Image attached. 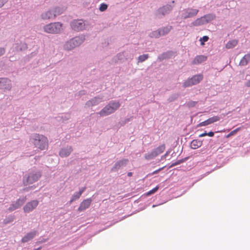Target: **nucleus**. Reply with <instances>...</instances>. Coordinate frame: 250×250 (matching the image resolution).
<instances>
[{"instance_id":"obj_1","label":"nucleus","mask_w":250,"mask_h":250,"mask_svg":"<svg viewBox=\"0 0 250 250\" xmlns=\"http://www.w3.org/2000/svg\"><path fill=\"white\" fill-rule=\"evenodd\" d=\"M31 140L35 146L41 150H44L48 147V139L43 135L35 134L33 135Z\"/></svg>"},{"instance_id":"obj_2","label":"nucleus","mask_w":250,"mask_h":250,"mask_svg":"<svg viewBox=\"0 0 250 250\" xmlns=\"http://www.w3.org/2000/svg\"><path fill=\"white\" fill-rule=\"evenodd\" d=\"M121 104L119 102H110L103 108L98 114L101 117L108 116L117 110Z\"/></svg>"},{"instance_id":"obj_3","label":"nucleus","mask_w":250,"mask_h":250,"mask_svg":"<svg viewBox=\"0 0 250 250\" xmlns=\"http://www.w3.org/2000/svg\"><path fill=\"white\" fill-rule=\"evenodd\" d=\"M43 30L47 33L57 34L62 30V24L59 22L50 23L45 25Z\"/></svg>"},{"instance_id":"obj_4","label":"nucleus","mask_w":250,"mask_h":250,"mask_svg":"<svg viewBox=\"0 0 250 250\" xmlns=\"http://www.w3.org/2000/svg\"><path fill=\"white\" fill-rule=\"evenodd\" d=\"M84 40V39L83 37H76L66 42L64 45V48L68 50H71L82 44Z\"/></svg>"},{"instance_id":"obj_5","label":"nucleus","mask_w":250,"mask_h":250,"mask_svg":"<svg viewBox=\"0 0 250 250\" xmlns=\"http://www.w3.org/2000/svg\"><path fill=\"white\" fill-rule=\"evenodd\" d=\"M62 13V11L60 8H55L42 13L41 16L43 20L53 19Z\"/></svg>"},{"instance_id":"obj_6","label":"nucleus","mask_w":250,"mask_h":250,"mask_svg":"<svg viewBox=\"0 0 250 250\" xmlns=\"http://www.w3.org/2000/svg\"><path fill=\"white\" fill-rule=\"evenodd\" d=\"M41 176V174L39 172H31L27 177H24L23 183L25 185L32 184L37 181Z\"/></svg>"},{"instance_id":"obj_7","label":"nucleus","mask_w":250,"mask_h":250,"mask_svg":"<svg viewBox=\"0 0 250 250\" xmlns=\"http://www.w3.org/2000/svg\"><path fill=\"white\" fill-rule=\"evenodd\" d=\"M203 79V75L202 74H198L193 76L190 79H188L183 83L184 87L191 86L192 85L196 84L199 83Z\"/></svg>"},{"instance_id":"obj_8","label":"nucleus","mask_w":250,"mask_h":250,"mask_svg":"<svg viewBox=\"0 0 250 250\" xmlns=\"http://www.w3.org/2000/svg\"><path fill=\"white\" fill-rule=\"evenodd\" d=\"M199 11L196 9L188 8L183 10L182 14V17L184 19H187L195 16L198 14Z\"/></svg>"},{"instance_id":"obj_9","label":"nucleus","mask_w":250,"mask_h":250,"mask_svg":"<svg viewBox=\"0 0 250 250\" xmlns=\"http://www.w3.org/2000/svg\"><path fill=\"white\" fill-rule=\"evenodd\" d=\"M84 25V23L82 20H74L71 22L72 28L77 31L82 30Z\"/></svg>"},{"instance_id":"obj_10","label":"nucleus","mask_w":250,"mask_h":250,"mask_svg":"<svg viewBox=\"0 0 250 250\" xmlns=\"http://www.w3.org/2000/svg\"><path fill=\"white\" fill-rule=\"evenodd\" d=\"M39 201L37 200H32L28 202L23 207V210L25 212H30L34 209L38 205Z\"/></svg>"},{"instance_id":"obj_11","label":"nucleus","mask_w":250,"mask_h":250,"mask_svg":"<svg viewBox=\"0 0 250 250\" xmlns=\"http://www.w3.org/2000/svg\"><path fill=\"white\" fill-rule=\"evenodd\" d=\"M220 119V117L218 116H214L212 117L208 118V120L201 122L198 125V126H207L215 122L219 121Z\"/></svg>"},{"instance_id":"obj_12","label":"nucleus","mask_w":250,"mask_h":250,"mask_svg":"<svg viewBox=\"0 0 250 250\" xmlns=\"http://www.w3.org/2000/svg\"><path fill=\"white\" fill-rule=\"evenodd\" d=\"M128 162V160L127 159H124L121 160H120L117 162L111 168L112 171H118L121 167L125 166L127 163Z\"/></svg>"},{"instance_id":"obj_13","label":"nucleus","mask_w":250,"mask_h":250,"mask_svg":"<svg viewBox=\"0 0 250 250\" xmlns=\"http://www.w3.org/2000/svg\"><path fill=\"white\" fill-rule=\"evenodd\" d=\"M92 202V200L91 198H88L84 200L81 204L78 209V210L79 212H81L84 211L87 208H88Z\"/></svg>"},{"instance_id":"obj_14","label":"nucleus","mask_w":250,"mask_h":250,"mask_svg":"<svg viewBox=\"0 0 250 250\" xmlns=\"http://www.w3.org/2000/svg\"><path fill=\"white\" fill-rule=\"evenodd\" d=\"M11 85L10 81L6 78H0V89L10 90Z\"/></svg>"},{"instance_id":"obj_15","label":"nucleus","mask_w":250,"mask_h":250,"mask_svg":"<svg viewBox=\"0 0 250 250\" xmlns=\"http://www.w3.org/2000/svg\"><path fill=\"white\" fill-rule=\"evenodd\" d=\"M172 10V7L170 5H166L159 8L157 11V15L161 17V16H165L166 14L168 13Z\"/></svg>"},{"instance_id":"obj_16","label":"nucleus","mask_w":250,"mask_h":250,"mask_svg":"<svg viewBox=\"0 0 250 250\" xmlns=\"http://www.w3.org/2000/svg\"><path fill=\"white\" fill-rule=\"evenodd\" d=\"M26 200V198L24 197L22 199L18 200L15 204H12L8 208L9 211H13L16 209L20 208L24 203Z\"/></svg>"},{"instance_id":"obj_17","label":"nucleus","mask_w":250,"mask_h":250,"mask_svg":"<svg viewBox=\"0 0 250 250\" xmlns=\"http://www.w3.org/2000/svg\"><path fill=\"white\" fill-rule=\"evenodd\" d=\"M72 151V149L70 146L62 149L60 151V155L62 157H67L69 155Z\"/></svg>"},{"instance_id":"obj_18","label":"nucleus","mask_w":250,"mask_h":250,"mask_svg":"<svg viewBox=\"0 0 250 250\" xmlns=\"http://www.w3.org/2000/svg\"><path fill=\"white\" fill-rule=\"evenodd\" d=\"M36 234V231H32L27 233L21 239L22 243H25L33 238Z\"/></svg>"},{"instance_id":"obj_19","label":"nucleus","mask_w":250,"mask_h":250,"mask_svg":"<svg viewBox=\"0 0 250 250\" xmlns=\"http://www.w3.org/2000/svg\"><path fill=\"white\" fill-rule=\"evenodd\" d=\"M102 101L101 99L97 97H95L93 99L87 101L86 103V105L87 106H94L98 104Z\"/></svg>"},{"instance_id":"obj_20","label":"nucleus","mask_w":250,"mask_h":250,"mask_svg":"<svg viewBox=\"0 0 250 250\" xmlns=\"http://www.w3.org/2000/svg\"><path fill=\"white\" fill-rule=\"evenodd\" d=\"M250 61V54L248 53L244 55L239 62V65L245 66L248 64Z\"/></svg>"},{"instance_id":"obj_21","label":"nucleus","mask_w":250,"mask_h":250,"mask_svg":"<svg viewBox=\"0 0 250 250\" xmlns=\"http://www.w3.org/2000/svg\"><path fill=\"white\" fill-rule=\"evenodd\" d=\"M207 60V57L204 55L197 56L193 61V64H199Z\"/></svg>"},{"instance_id":"obj_22","label":"nucleus","mask_w":250,"mask_h":250,"mask_svg":"<svg viewBox=\"0 0 250 250\" xmlns=\"http://www.w3.org/2000/svg\"><path fill=\"white\" fill-rule=\"evenodd\" d=\"M206 23H206V22L205 21V20L204 19L203 16V17H201L200 18L197 19L195 21H194L192 23V24L193 26H200V25L205 24Z\"/></svg>"},{"instance_id":"obj_23","label":"nucleus","mask_w":250,"mask_h":250,"mask_svg":"<svg viewBox=\"0 0 250 250\" xmlns=\"http://www.w3.org/2000/svg\"><path fill=\"white\" fill-rule=\"evenodd\" d=\"M202 141L198 140H194L191 142L190 146L191 148L195 149L200 147L202 146Z\"/></svg>"},{"instance_id":"obj_24","label":"nucleus","mask_w":250,"mask_h":250,"mask_svg":"<svg viewBox=\"0 0 250 250\" xmlns=\"http://www.w3.org/2000/svg\"><path fill=\"white\" fill-rule=\"evenodd\" d=\"M238 43V41L236 40H233L228 42L226 44V47L227 49H230L235 47Z\"/></svg>"},{"instance_id":"obj_25","label":"nucleus","mask_w":250,"mask_h":250,"mask_svg":"<svg viewBox=\"0 0 250 250\" xmlns=\"http://www.w3.org/2000/svg\"><path fill=\"white\" fill-rule=\"evenodd\" d=\"M215 15L213 14H208L203 16V18L205 20L206 23L213 20L215 19Z\"/></svg>"},{"instance_id":"obj_26","label":"nucleus","mask_w":250,"mask_h":250,"mask_svg":"<svg viewBox=\"0 0 250 250\" xmlns=\"http://www.w3.org/2000/svg\"><path fill=\"white\" fill-rule=\"evenodd\" d=\"M165 150V145H162L158 147H157L156 149L153 150V151L155 154H157V156L159 155L160 154L163 153Z\"/></svg>"},{"instance_id":"obj_27","label":"nucleus","mask_w":250,"mask_h":250,"mask_svg":"<svg viewBox=\"0 0 250 250\" xmlns=\"http://www.w3.org/2000/svg\"><path fill=\"white\" fill-rule=\"evenodd\" d=\"M156 156L157 154H155L153 150L150 153L145 154L144 157L146 160H149L154 159Z\"/></svg>"},{"instance_id":"obj_28","label":"nucleus","mask_w":250,"mask_h":250,"mask_svg":"<svg viewBox=\"0 0 250 250\" xmlns=\"http://www.w3.org/2000/svg\"><path fill=\"white\" fill-rule=\"evenodd\" d=\"M172 29V26H169L165 27L161 29H160V33L162 35V36L165 35L167 34L168 33L170 32L171 29Z\"/></svg>"},{"instance_id":"obj_29","label":"nucleus","mask_w":250,"mask_h":250,"mask_svg":"<svg viewBox=\"0 0 250 250\" xmlns=\"http://www.w3.org/2000/svg\"><path fill=\"white\" fill-rule=\"evenodd\" d=\"M161 36H162V35L160 33V30L153 31L150 34V37L152 38H159Z\"/></svg>"},{"instance_id":"obj_30","label":"nucleus","mask_w":250,"mask_h":250,"mask_svg":"<svg viewBox=\"0 0 250 250\" xmlns=\"http://www.w3.org/2000/svg\"><path fill=\"white\" fill-rule=\"evenodd\" d=\"M81 195H80V193H75L72 197L70 201H69L70 204H71L73 201L79 199Z\"/></svg>"},{"instance_id":"obj_31","label":"nucleus","mask_w":250,"mask_h":250,"mask_svg":"<svg viewBox=\"0 0 250 250\" xmlns=\"http://www.w3.org/2000/svg\"><path fill=\"white\" fill-rule=\"evenodd\" d=\"M159 188V186H157L155 188H154L152 189H151L150 191L146 192V196H149L150 195H152V194L155 193L158 190Z\"/></svg>"},{"instance_id":"obj_32","label":"nucleus","mask_w":250,"mask_h":250,"mask_svg":"<svg viewBox=\"0 0 250 250\" xmlns=\"http://www.w3.org/2000/svg\"><path fill=\"white\" fill-rule=\"evenodd\" d=\"M148 58V55L147 54H144L138 57V62H143L146 60Z\"/></svg>"},{"instance_id":"obj_33","label":"nucleus","mask_w":250,"mask_h":250,"mask_svg":"<svg viewBox=\"0 0 250 250\" xmlns=\"http://www.w3.org/2000/svg\"><path fill=\"white\" fill-rule=\"evenodd\" d=\"M240 130V127H238L236 128L235 129L232 130L231 131L229 134L226 135V138H229L230 136L234 135L235 133H236L238 131Z\"/></svg>"},{"instance_id":"obj_34","label":"nucleus","mask_w":250,"mask_h":250,"mask_svg":"<svg viewBox=\"0 0 250 250\" xmlns=\"http://www.w3.org/2000/svg\"><path fill=\"white\" fill-rule=\"evenodd\" d=\"M107 8V5L105 3H102L99 7V10L103 12Z\"/></svg>"},{"instance_id":"obj_35","label":"nucleus","mask_w":250,"mask_h":250,"mask_svg":"<svg viewBox=\"0 0 250 250\" xmlns=\"http://www.w3.org/2000/svg\"><path fill=\"white\" fill-rule=\"evenodd\" d=\"M208 39H209V38L207 36H203V38H201L200 40V41L201 42V45H204V42H207L208 40Z\"/></svg>"},{"instance_id":"obj_36","label":"nucleus","mask_w":250,"mask_h":250,"mask_svg":"<svg viewBox=\"0 0 250 250\" xmlns=\"http://www.w3.org/2000/svg\"><path fill=\"white\" fill-rule=\"evenodd\" d=\"M196 104H197L196 102L190 101L187 103V105L188 107H193V106H194Z\"/></svg>"},{"instance_id":"obj_37","label":"nucleus","mask_w":250,"mask_h":250,"mask_svg":"<svg viewBox=\"0 0 250 250\" xmlns=\"http://www.w3.org/2000/svg\"><path fill=\"white\" fill-rule=\"evenodd\" d=\"M183 162H184L183 160H178V161H176V162L172 163L170 167H173L175 166L176 165H179L181 163H183Z\"/></svg>"},{"instance_id":"obj_38","label":"nucleus","mask_w":250,"mask_h":250,"mask_svg":"<svg viewBox=\"0 0 250 250\" xmlns=\"http://www.w3.org/2000/svg\"><path fill=\"white\" fill-rule=\"evenodd\" d=\"M7 2V0H0V8Z\"/></svg>"},{"instance_id":"obj_39","label":"nucleus","mask_w":250,"mask_h":250,"mask_svg":"<svg viewBox=\"0 0 250 250\" xmlns=\"http://www.w3.org/2000/svg\"><path fill=\"white\" fill-rule=\"evenodd\" d=\"M5 50L4 48H0V57L5 53Z\"/></svg>"},{"instance_id":"obj_40","label":"nucleus","mask_w":250,"mask_h":250,"mask_svg":"<svg viewBox=\"0 0 250 250\" xmlns=\"http://www.w3.org/2000/svg\"><path fill=\"white\" fill-rule=\"evenodd\" d=\"M163 168H164V167H161V168H159V169H158L153 171L151 174H149V175H153V174L157 173L158 172L160 171L161 170H162Z\"/></svg>"},{"instance_id":"obj_41","label":"nucleus","mask_w":250,"mask_h":250,"mask_svg":"<svg viewBox=\"0 0 250 250\" xmlns=\"http://www.w3.org/2000/svg\"><path fill=\"white\" fill-rule=\"evenodd\" d=\"M86 189V188L85 187H83L81 189H80L79 192H78V193H80V195H81L82 193Z\"/></svg>"},{"instance_id":"obj_42","label":"nucleus","mask_w":250,"mask_h":250,"mask_svg":"<svg viewBox=\"0 0 250 250\" xmlns=\"http://www.w3.org/2000/svg\"><path fill=\"white\" fill-rule=\"evenodd\" d=\"M207 135L209 137H213L214 136V132L212 131H210L208 133H207Z\"/></svg>"},{"instance_id":"obj_43","label":"nucleus","mask_w":250,"mask_h":250,"mask_svg":"<svg viewBox=\"0 0 250 250\" xmlns=\"http://www.w3.org/2000/svg\"><path fill=\"white\" fill-rule=\"evenodd\" d=\"M207 133L204 132L203 133H202V134H200L199 135V137H204V136H207Z\"/></svg>"},{"instance_id":"obj_44","label":"nucleus","mask_w":250,"mask_h":250,"mask_svg":"<svg viewBox=\"0 0 250 250\" xmlns=\"http://www.w3.org/2000/svg\"><path fill=\"white\" fill-rule=\"evenodd\" d=\"M245 85L247 87H250V80L245 83Z\"/></svg>"},{"instance_id":"obj_45","label":"nucleus","mask_w":250,"mask_h":250,"mask_svg":"<svg viewBox=\"0 0 250 250\" xmlns=\"http://www.w3.org/2000/svg\"><path fill=\"white\" fill-rule=\"evenodd\" d=\"M132 175V173L131 172H128L127 176L129 177H131Z\"/></svg>"},{"instance_id":"obj_46","label":"nucleus","mask_w":250,"mask_h":250,"mask_svg":"<svg viewBox=\"0 0 250 250\" xmlns=\"http://www.w3.org/2000/svg\"><path fill=\"white\" fill-rule=\"evenodd\" d=\"M13 219H14V218L12 217V218H11V221H13Z\"/></svg>"}]
</instances>
